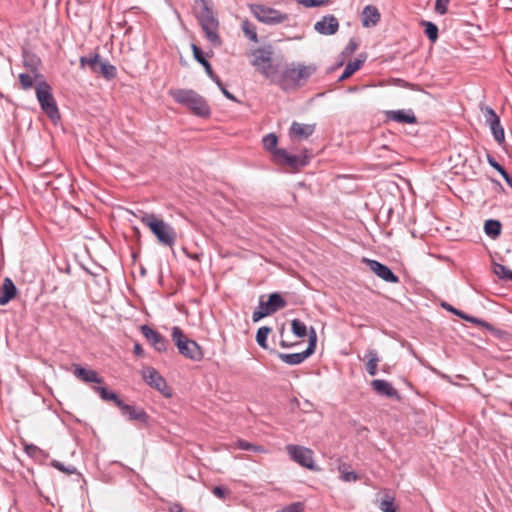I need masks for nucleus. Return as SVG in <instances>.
<instances>
[{
	"mask_svg": "<svg viewBox=\"0 0 512 512\" xmlns=\"http://www.w3.org/2000/svg\"><path fill=\"white\" fill-rule=\"evenodd\" d=\"M368 361L366 363V371L369 375L375 376L377 374V365L379 362L378 353L376 350H368L366 354Z\"/></svg>",
	"mask_w": 512,
	"mask_h": 512,
	"instance_id": "7c9ffc66",
	"label": "nucleus"
},
{
	"mask_svg": "<svg viewBox=\"0 0 512 512\" xmlns=\"http://www.w3.org/2000/svg\"><path fill=\"white\" fill-rule=\"evenodd\" d=\"M212 80L217 84V86L220 88L221 92L227 99L236 101V97L225 88L224 84L217 75H214V79Z\"/></svg>",
	"mask_w": 512,
	"mask_h": 512,
	"instance_id": "c03bdc74",
	"label": "nucleus"
},
{
	"mask_svg": "<svg viewBox=\"0 0 512 512\" xmlns=\"http://www.w3.org/2000/svg\"><path fill=\"white\" fill-rule=\"evenodd\" d=\"M94 391L96 393L99 394V396L105 400V401H113L114 404L118 407V403L119 402H123V400H121L118 395L113 392V391H109L107 388L105 387H102V386H95L94 388Z\"/></svg>",
	"mask_w": 512,
	"mask_h": 512,
	"instance_id": "2f4dec72",
	"label": "nucleus"
},
{
	"mask_svg": "<svg viewBox=\"0 0 512 512\" xmlns=\"http://www.w3.org/2000/svg\"><path fill=\"white\" fill-rule=\"evenodd\" d=\"M463 319L468 321V322H471V323L480 325L482 327H485L487 330L495 331L494 327L491 324H489L488 322H486V321H484L482 319H479V318L467 315L466 313L464 314Z\"/></svg>",
	"mask_w": 512,
	"mask_h": 512,
	"instance_id": "a19ab883",
	"label": "nucleus"
},
{
	"mask_svg": "<svg viewBox=\"0 0 512 512\" xmlns=\"http://www.w3.org/2000/svg\"><path fill=\"white\" fill-rule=\"evenodd\" d=\"M169 512H182V506L179 503H172L169 506Z\"/></svg>",
	"mask_w": 512,
	"mask_h": 512,
	"instance_id": "5fc2aeb1",
	"label": "nucleus"
},
{
	"mask_svg": "<svg viewBox=\"0 0 512 512\" xmlns=\"http://www.w3.org/2000/svg\"><path fill=\"white\" fill-rule=\"evenodd\" d=\"M133 352H134L135 355H137L139 357L144 356V350H143L142 346L139 343H136L134 345Z\"/></svg>",
	"mask_w": 512,
	"mask_h": 512,
	"instance_id": "864d4df0",
	"label": "nucleus"
},
{
	"mask_svg": "<svg viewBox=\"0 0 512 512\" xmlns=\"http://www.w3.org/2000/svg\"><path fill=\"white\" fill-rule=\"evenodd\" d=\"M172 340L182 356L193 361H200L203 358L201 347L196 341L189 339L180 327L172 328Z\"/></svg>",
	"mask_w": 512,
	"mask_h": 512,
	"instance_id": "0eeeda50",
	"label": "nucleus"
},
{
	"mask_svg": "<svg viewBox=\"0 0 512 512\" xmlns=\"http://www.w3.org/2000/svg\"><path fill=\"white\" fill-rule=\"evenodd\" d=\"M421 24L425 27V34L430 41L435 42L438 39V27L430 21H422Z\"/></svg>",
	"mask_w": 512,
	"mask_h": 512,
	"instance_id": "58836bf2",
	"label": "nucleus"
},
{
	"mask_svg": "<svg viewBox=\"0 0 512 512\" xmlns=\"http://www.w3.org/2000/svg\"><path fill=\"white\" fill-rule=\"evenodd\" d=\"M286 305L285 299L277 292L270 294L267 301L260 297L259 305L252 314V320L253 322H258L262 318L285 308Z\"/></svg>",
	"mask_w": 512,
	"mask_h": 512,
	"instance_id": "1a4fd4ad",
	"label": "nucleus"
},
{
	"mask_svg": "<svg viewBox=\"0 0 512 512\" xmlns=\"http://www.w3.org/2000/svg\"><path fill=\"white\" fill-rule=\"evenodd\" d=\"M317 333L313 327L309 330L308 346L306 350L300 353H278V357L288 365H298L310 357L316 349Z\"/></svg>",
	"mask_w": 512,
	"mask_h": 512,
	"instance_id": "9b49d317",
	"label": "nucleus"
},
{
	"mask_svg": "<svg viewBox=\"0 0 512 512\" xmlns=\"http://www.w3.org/2000/svg\"><path fill=\"white\" fill-rule=\"evenodd\" d=\"M286 452L290 459L299 464L300 466L312 471H316L317 467L313 459V451L310 448L289 444L286 446Z\"/></svg>",
	"mask_w": 512,
	"mask_h": 512,
	"instance_id": "9d476101",
	"label": "nucleus"
},
{
	"mask_svg": "<svg viewBox=\"0 0 512 512\" xmlns=\"http://www.w3.org/2000/svg\"><path fill=\"white\" fill-rule=\"evenodd\" d=\"M140 329L143 336L156 351L165 352L167 350L169 341L163 335L148 325H142Z\"/></svg>",
	"mask_w": 512,
	"mask_h": 512,
	"instance_id": "f3484780",
	"label": "nucleus"
},
{
	"mask_svg": "<svg viewBox=\"0 0 512 512\" xmlns=\"http://www.w3.org/2000/svg\"><path fill=\"white\" fill-rule=\"evenodd\" d=\"M364 62H365V58H363V59L357 58L354 61L348 62L347 65L345 66L343 73L341 74V76L339 77L338 80L341 82V81L348 79L357 70H359L362 67Z\"/></svg>",
	"mask_w": 512,
	"mask_h": 512,
	"instance_id": "bb28decb",
	"label": "nucleus"
},
{
	"mask_svg": "<svg viewBox=\"0 0 512 512\" xmlns=\"http://www.w3.org/2000/svg\"><path fill=\"white\" fill-rule=\"evenodd\" d=\"M273 54L271 45L259 47L251 52L250 63L261 75L275 83L279 66L273 63Z\"/></svg>",
	"mask_w": 512,
	"mask_h": 512,
	"instance_id": "20e7f679",
	"label": "nucleus"
},
{
	"mask_svg": "<svg viewBox=\"0 0 512 512\" xmlns=\"http://www.w3.org/2000/svg\"><path fill=\"white\" fill-rule=\"evenodd\" d=\"M338 471L340 479L344 482H356L360 479V476L355 471L350 470V465L347 463H341L338 466Z\"/></svg>",
	"mask_w": 512,
	"mask_h": 512,
	"instance_id": "cd10ccee",
	"label": "nucleus"
},
{
	"mask_svg": "<svg viewBox=\"0 0 512 512\" xmlns=\"http://www.w3.org/2000/svg\"><path fill=\"white\" fill-rule=\"evenodd\" d=\"M298 3L305 7H318L326 4L329 0H297Z\"/></svg>",
	"mask_w": 512,
	"mask_h": 512,
	"instance_id": "a18cd8bd",
	"label": "nucleus"
},
{
	"mask_svg": "<svg viewBox=\"0 0 512 512\" xmlns=\"http://www.w3.org/2000/svg\"><path fill=\"white\" fill-rule=\"evenodd\" d=\"M212 492L216 497H218L220 499H223L227 494V491L220 486L214 487Z\"/></svg>",
	"mask_w": 512,
	"mask_h": 512,
	"instance_id": "603ef678",
	"label": "nucleus"
},
{
	"mask_svg": "<svg viewBox=\"0 0 512 512\" xmlns=\"http://www.w3.org/2000/svg\"><path fill=\"white\" fill-rule=\"evenodd\" d=\"M242 31L249 40L252 42H258V35L256 31V27L253 23L248 20H244L241 24Z\"/></svg>",
	"mask_w": 512,
	"mask_h": 512,
	"instance_id": "72a5a7b5",
	"label": "nucleus"
},
{
	"mask_svg": "<svg viewBox=\"0 0 512 512\" xmlns=\"http://www.w3.org/2000/svg\"><path fill=\"white\" fill-rule=\"evenodd\" d=\"M169 95L180 105L187 107L194 115L209 117L210 107L200 94L192 89H171Z\"/></svg>",
	"mask_w": 512,
	"mask_h": 512,
	"instance_id": "f03ea898",
	"label": "nucleus"
},
{
	"mask_svg": "<svg viewBox=\"0 0 512 512\" xmlns=\"http://www.w3.org/2000/svg\"><path fill=\"white\" fill-rule=\"evenodd\" d=\"M488 163L491 167L497 170L501 175L506 172L505 168L499 164L493 157L488 156Z\"/></svg>",
	"mask_w": 512,
	"mask_h": 512,
	"instance_id": "09e8293b",
	"label": "nucleus"
},
{
	"mask_svg": "<svg viewBox=\"0 0 512 512\" xmlns=\"http://www.w3.org/2000/svg\"><path fill=\"white\" fill-rule=\"evenodd\" d=\"M36 97L42 111L56 123L60 120V112L52 93L51 86L46 81L38 82L36 85Z\"/></svg>",
	"mask_w": 512,
	"mask_h": 512,
	"instance_id": "423d86ee",
	"label": "nucleus"
},
{
	"mask_svg": "<svg viewBox=\"0 0 512 512\" xmlns=\"http://www.w3.org/2000/svg\"><path fill=\"white\" fill-rule=\"evenodd\" d=\"M370 270L378 277L389 283H398L399 277L387 266L376 260L365 259Z\"/></svg>",
	"mask_w": 512,
	"mask_h": 512,
	"instance_id": "a211bd4d",
	"label": "nucleus"
},
{
	"mask_svg": "<svg viewBox=\"0 0 512 512\" xmlns=\"http://www.w3.org/2000/svg\"><path fill=\"white\" fill-rule=\"evenodd\" d=\"M371 387L378 395L394 399L400 398L398 391L386 380L375 379L371 381Z\"/></svg>",
	"mask_w": 512,
	"mask_h": 512,
	"instance_id": "4be33fe9",
	"label": "nucleus"
},
{
	"mask_svg": "<svg viewBox=\"0 0 512 512\" xmlns=\"http://www.w3.org/2000/svg\"><path fill=\"white\" fill-rule=\"evenodd\" d=\"M38 64H39V59L35 58L34 56H32L30 58H25V60H24V65L35 74V77L39 76V74L37 72Z\"/></svg>",
	"mask_w": 512,
	"mask_h": 512,
	"instance_id": "37998d69",
	"label": "nucleus"
},
{
	"mask_svg": "<svg viewBox=\"0 0 512 512\" xmlns=\"http://www.w3.org/2000/svg\"><path fill=\"white\" fill-rule=\"evenodd\" d=\"M339 29V21L334 15H325L314 24V30L321 35H334Z\"/></svg>",
	"mask_w": 512,
	"mask_h": 512,
	"instance_id": "6ab92c4d",
	"label": "nucleus"
},
{
	"mask_svg": "<svg viewBox=\"0 0 512 512\" xmlns=\"http://www.w3.org/2000/svg\"><path fill=\"white\" fill-rule=\"evenodd\" d=\"M280 345H281V347H283V348H289V347H291V346H292V344H288V343H287L286 341H284V340H281Z\"/></svg>",
	"mask_w": 512,
	"mask_h": 512,
	"instance_id": "4d7b16f0",
	"label": "nucleus"
},
{
	"mask_svg": "<svg viewBox=\"0 0 512 512\" xmlns=\"http://www.w3.org/2000/svg\"><path fill=\"white\" fill-rule=\"evenodd\" d=\"M142 377L149 386L155 388L165 397L171 396V391L167 385L166 380L160 375V373L155 368H145L142 371Z\"/></svg>",
	"mask_w": 512,
	"mask_h": 512,
	"instance_id": "4468645a",
	"label": "nucleus"
},
{
	"mask_svg": "<svg viewBox=\"0 0 512 512\" xmlns=\"http://www.w3.org/2000/svg\"><path fill=\"white\" fill-rule=\"evenodd\" d=\"M80 68L88 67L91 72L100 74L106 80H112L117 76V69L114 65L104 61L99 54L81 56L79 59Z\"/></svg>",
	"mask_w": 512,
	"mask_h": 512,
	"instance_id": "6e6552de",
	"label": "nucleus"
},
{
	"mask_svg": "<svg viewBox=\"0 0 512 512\" xmlns=\"http://www.w3.org/2000/svg\"><path fill=\"white\" fill-rule=\"evenodd\" d=\"M192 48V51H193V56L195 58V60L197 62H199L205 69V72L207 73V75L211 78V79H214V75L215 73L213 72V69L210 65V63L206 60V58L204 57L203 55V52L201 50L200 47H198L197 45L195 44H192L191 46Z\"/></svg>",
	"mask_w": 512,
	"mask_h": 512,
	"instance_id": "a878e982",
	"label": "nucleus"
},
{
	"mask_svg": "<svg viewBox=\"0 0 512 512\" xmlns=\"http://www.w3.org/2000/svg\"><path fill=\"white\" fill-rule=\"evenodd\" d=\"M356 89H357L356 87H351L349 90L350 91H356Z\"/></svg>",
	"mask_w": 512,
	"mask_h": 512,
	"instance_id": "bf43d9fd",
	"label": "nucleus"
},
{
	"mask_svg": "<svg viewBox=\"0 0 512 512\" xmlns=\"http://www.w3.org/2000/svg\"><path fill=\"white\" fill-rule=\"evenodd\" d=\"M277 165L288 167L294 171L308 164L306 155H292L285 149H279L274 152V160Z\"/></svg>",
	"mask_w": 512,
	"mask_h": 512,
	"instance_id": "ddd939ff",
	"label": "nucleus"
},
{
	"mask_svg": "<svg viewBox=\"0 0 512 512\" xmlns=\"http://www.w3.org/2000/svg\"><path fill=\"white\" fill-rule=\"evenodd\" d=\"M197 18L205 32L207 40L213 46H220L222 41L217 32L219 22L206 0H200V10L197 12Z\"/></svg>",
	"mask_w": 512,
	"mask_h": 512,
	"instance_id": "39448f33",
	"label": "nucleus"
},
{
	"mask_svg": "<svg viewBox=\"0 0 512 512\" xmlns=\"http://www.w3.org/2000/svg\"><path fill=\"white\" fill-rule=\"evenodd\" d=\"M271 330L272 329L268 326H263L258 329L256 333V342L261 348H267V337Z\"/></svg>",
	"mask_w": 512,
	"mask_h": 512,
	"instance_id": "4c0bfd02",
	"label": "nucleus"
},
{
	"mask_svg": "<svg viewBox=\"0 0 512 512\" xmlns=\"http://www.w3.org/2000/svg\"><path fill=\"white\" fill-rule=\"evenodd\" d=\"M484 117L486 123L489 125L494 139L499 143H503L505 140L504 129L501 126L500 118L491 107H485Z\"/></svg>",
	"mask_w": 512,
	"mask_h": 512,
	"instance_id": "2eb2a0df",
	"label": "nucleus"
},
{
	"mask_svg": "<svg viewBox=\"0 0 512 512\" xmlns=\"http://www.w3.org/2000/svg\"><path fill=\"white\" fill-rule=\"evenodd\" d=\"M501 222L495 219H489L485 221L484 231L487 236L495 239L501 234Z\"/></svg>",
	"mask_w": 512,
	"mask_h": 512,
	"instance_id": "c85d7f7f",
	"label": "nucleus"
},
{
	"mask_svg": "<svg viewBox=\"0 0 512 512\" xmlns=\"http://www.w3.org/2000/svg\"><path fill=\"white\" fill-rule=\"evenodd\" d=\"M358 48V44L357 42L354 40V39H350V41L348 42V44L346 45L344 51H343V54L349 56L351 54H353Z\"/></svg>",
	"mask_w": 512,
	"mask_h": 512,
	"instance_id": "de8ad7c7",
	"label": "nucleus"
},
{
	"mask_svg": "<svg viewBox=\"0 0 512 512\" xmlns=\"http://www.w3.org/2000/svg\"><path fill=\"white\" fill-rule=\"evenodd\" d=\"M51 465L56 468L57 470L65 473V474H75L77 473V469L76 467L74 466H65L63 463L57 461V460H53Z\"/></svg>",
	"mask_w": 512,
	"mask_h": 512,
	"instance_id": "79ce46f5",
	"label": "nucleus"
},
{
	"mask_svg": "<svg viewBox=\"0 0 512 512\" xmlns=\"http://www.w3.org/2000/svg\"><path fill=\"white\" fill-rule=\"evenodd\" d=\"M388 120L398 123L416 124L417 118L411 109L408 110H391L386 112Z\"/></svg>",
	"mask_w": 512,
	"mask_h": 512,
	"instance_id": "5701e85b",
	"label": "nucleus"
},
{
	"mask_svg": "<svg viewBox=\"0 0 512 512\" xmlns=\"http://www.w3.org/2000/svg\"><path fill=\"white\" fill-rule=\"evenodd\" d=\"M234 448L245 450V451H253L255 453H266L267 450L262 445H255L243 439H238L233 444Z\"/></svg>",
	"mask_w": 512,
	"mask_h": 512,
	"instance_id": "c756f323",
	"label": "nucleus"
},
{
	"mask_svg": "<svg viewBox=\"0 0 512 512\" xmlns=\"http://www.w3.org/2000/svg\"><path fill=\"white\" fill-rule=\"evenodd\" d=\"M292 333L298 338H304L309 332L304 322L299 319H294L291 322Z\"/></svg>",
	"mask_w": 512,
	"mask_h": 512,
	"instance_id": "f704fd0d",
	"label": "nucleus"
},
{
	"mask_svg": "<svg viewBox=\"0 0 512 512\" xmlns=\"http://www.w3.org/2000/svg\"><path fill=\"white\" fill-rule=\"evenodd\" d=\"M37 77H35V74L32 76L27 73H21L19 74V82L21 85V88L24 90L31 89L34 85V81Z\"/></svg>",
	"mask_w": 512,
	"mask_h": 512,
	"instance_id": "ea45409f",
	"label": "nucleus"
},
{
	"mask_svg": "<svg viewBox=\"0 0 512 512\" xmlns=\"http://www.w3.org/2000/svg\"><path fill=\"white\" fill-rule=\"evenodd\" d=\"M118 408L120 409L121 414L129 421H137L144 425H148L150 417L144 409L124 402H119Z\"/></svg>",
	"mask_w": 512,
	"mask_h": 512,
	"instance_id": "dca6fc26",
	"label": "nucleus"
},
{
	"mask_svg": "<svg viewBox=\"0 0 512 512\" xmlns=\"http://www.w3.org/2000/svg\"><path fill=\"white\" fill-rule=\"evenodd\" d=\"M493 272L502 280H512V271L502 264L494 263Z\"/></svg>",
	"mask_w": 512,
	"mask_h": 512,
	"instance_id": "e433bc0d",
	"label": "nucleus"
},
{
	"mask_svg": "<svg viewBox=\"0 0 512 512\" xmlns=\"http://www.w3.org/2000/svg\"><path fill=\"white\" fill-rule=\"evenodd\" d=\"M314 130V124H302L294 121L289 129V136L292 139L305 140L314 133Z\"/></svg>",
	"mask_w": 512,
	"mask_h": 512,
	"instance_id": "aec40b11",
	"label": "nucleus"
},
{
	"mask_svg": "<svg viewBox=\"0 0 512 512\" xmlns=\"http://www.w3.org/2000/svg\"><path fill=\"white\" fill-rule=\"evenodd\" d=\"M505 182L512 188V177L508 174L506 171L504 174L501 175Z\"/></svg>",
	"mask_w": 512,
	"mask_h": 512,
	"instance_id": "6e6d98bb",
	"label": "nucleus"
},
{
	"mask_svg": "<svg viewBox=\"0 0 512 512\" xmlns=\"http://www.w3.org/2000/svg\"><path fill=\"white\" fill-rule=\"evenodd\" d=\"M450 0H436L435 2V10L440 15H444L447 12V5Z\"/></svg>",
	"mask_w": 512,
	"mask_h": 512,
	"instance_id": "49530a36",
	"label": "nucleus"
},
{
	"mask_svg": "<svg viewBox=\"0 0 512 512\" xmlns=\"http://www.w3.org/2000/svg\"><path fill=\"white\" fill-rule=\"evenodd\" d=\"M73 368L75 377L85 383L102 384L104 382L103 378L94 370L83 368L79 364H73Z\"/></svg>",
	"mask_w": 512,
	"mask_h": 512,
	"instance_id": "412c9836",
	"label": "nucleus"
},
{
	"mask_svg": "<svg viewBox=\"0 0 512 512\" xmlns=\"http://www.w3.org/2000/svg\"><path fill=\"white\" fill-rule=\"evenodd\" d=\"M278 138L274 133L267 134L263 138V146L264 148L272 153V158L274 159V152L276 150H279L280 148H277Z\"/></svg>",
	"mask_w": 512,
	"mask_h": 512,
	"instance_id": "c9c22d12",
	"label": "nucleus"
},
{
	"mask_svg": "<svg viewBox=\"0 0 512 512\" xmlns=\"http://www.w3.org/2000/svg\"><path fill=\"white\" fill-rule=\"evenodd\" d=\"M442 307L444 309H446L447 311H449V312H451V313H453V314H455V315H457V316H459L460 318L463 319L465 313L460 311V310H458V309H456V308H454L452 305L444 302V303H442Z\"/></svg>",
	"mask_w": 512,
	"mask_h": 512,
	"instance_id": "3c124183",
	"label": "nucleus"
},
{
	"mask_svg": "<svg viewBox=\"0 0 512 512\" xmlns=\"http://www.w3.org/2000/svg\"><path fill=\"white\" fill-rule=\"evenodd\" d=\"M17 293V288L10 278H5L0 290V305L9 303Z\"/></svg>",
	"mask_w": 512,
	"mask_h": 512,
	"instance_id": "b1692460",
	"label": "nucleus"
},
{
	"mask_svg": "<svg viewBox=\"0 0 512 512\" xmlns=\"http://www.w3.org/2000/svg\"><path fill=\"white\" fill-rule=\"evenodd\" d=\"M187 256L192 258V259H194V260H197V261L199 260V255L198 254H188L187 253Z\"/></svg>",
	"mask_w": 512,
	"mask_h": 512,
	"instance_id": "13d9d810",
	"label": "nucleus"
},
{
	"mask_svg": "<svg viewBox=\"0 0 512 512\" xmlns=\"http://www.w3.org/2000/svg\"><path fill=\"white\" fill-rule=\"evenodd\" d=\"M24 450L31 457H35L38 453L41 452L40 448L34 444L25 445Z\"/></svg>",
	"mask_w": 512,
	"mask_h": 512,
	"instance_id": "8fccbe9b",
	"label": "nucleus"
},
{
	"mask_svg": "<svg viewBox=\"0 0 512 512\" xmlns=\"http://www.w3.org/2000/svg\"><path fill=\"white\" fill-rule=\"evenodd\" d=\"M380 12L375 6L367 5L362 11V25L364 27H373L380 21Z\"/></svg>",
	"mask_w": 512,
	"mask_h": 512,
	"instance_id": "393cba45",
	"label": "nucleus"
},
{
	"mask_svg": "<svg viewBox=\"0 0 512 512\" xmlns=\"http://www.w3.org/2000/svg\"><path fill=\"white\" fill-rule=\"evenodd\" d=\"M139 218L150 229L162 246L171 248L175 245L177 233L171 225L157 218L153 213H142Z\"/></svg>",
	"mask_w": 512,
	"mask_h": 512,
	"instance_id": "7ed1b4c3",
	"label": "nucleus"
},
{
	"mask_svg": "<svg viewBox=\"0 0 512 512\" xmlns=\"http://www.w3.org/2000/svg\"><path fill=\"white\" fill-rule=\"evenodd\" d=\"M316 71L317 66L315 64L305 65L292 62L285 66L279 76L277 75L275 83L285 91L297 89L305 85Z\"/></svg>",
	"mask_w": 512,
	"mask_h": 512,
	"instance_id": "f257e3e1",
	"label": "nucleus"
},
{
	"mask_svg": "<svg viewBox=\"0 0 512 512\" xmlns=\"http://www.w3.org/2000/svg\"><path fill=\"white\" fill-rule=\"evenodd\" d=\"M394 497L389 493L385 492L383 498L379 503V509L383 512H397V508L394 504Z\"/></svg>",
	"mask_w": 512,
	"mask_h": 512,
	"instance_id": "473e14b6",
	"label": "nucleus"
},
{
	"mask_svg": "<svg viewBox=\"0 0 512 512\" xmlns=\"http://www.w3.org/2000/svg\"><path fill=\"white\" fill-rule=\"evenodd\" d=\"M283 332H284V325H283V326H282V328H281V332H280V333H281V335H283Z\"/></svg>",
	"mask_w": 512,
	"mask_h": 512,
	"instance_id": "052dcab7",
	"label": "nucleus"
},
{
	"mask_svg": "<svg viewBox=\"0 0 512 512\" xmlns=\"http://www.w3.org/2000/svg\"><path fill=\"white\" fill-rule=\"evenodd\" d=\"M253 15L262 23L267 25H277L288 20V15L280 11L265 6L256 4L252 6Z\"/></svg>",
	"mask_w": 512,
	"mask_h": 512,
	"instance_id": "f8f14e48",
	"label": "nucleus"
}]
</instances>
